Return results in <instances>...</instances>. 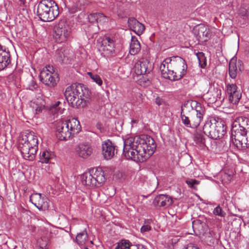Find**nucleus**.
Returning <instances> with one entry per match:
<instances>
[{"label": "nucleus", "instance_id": "1", "mask_svg": "<svg viewBox=\"0 0 249 249\" xmlns=\"http://www.w3.org/2000/svg\"><path fill=\"white\" fill-rule=\"evenodd\" d=\"M156 147L154 140L150 136L131 137L124 141L123 154L127 159L142 162L154 153Z\"/></svg>", "mask_w": 249, "mask_h": 249}, {"label": "nucleus", "instance_id": "2", "mask_svg": "<svg viewBox=\"0 0 249 249\" xmlns=\"http://www.w3.org/2000/svg\"><path fill=\"white\" fill-rule=\"evenodd\" d=\"M187 65L184 59L178 56L165 58L160 66L162 76L170 80H178L185 75Z\"/></svg>", "mask_w": 249, "mask_h": 249}, {"label": "nucleus", "instance_id": "3", "mask_svg": "<svg viewBox=\"0 0 249 249\" xmlns=\"http://www.w3.org/2000/svg\"><path fill=\"white\" fill-rule=\"evenodd\" d=\"M249 131V119L239 117L232 123L231 129V142L239 150L249 147V139L247 138Z\"/></svg>", "mask_w": 249, "mask_h": 249}, {"label": "nucleus", "instance_id": "4", "mask_svg": "<svg viewBox=\"0 0 249 249\" xmlns=\"http://www.w3.org/2000/svg\"><path fill=\"white\" fill-rule=\"evenodd\" d=\"M64 95L70 106L79 108L87 105L90 92L83 84L75 83L66 88Z\"/></svg>", "mask_w": 249, "mask_h": 249}, {"label": "nucleus", "instance_id": "5", "mask_svg": "<svg viewBox=\"0 0 249 249\" xmlns=\"http://www.w3.org/2000/svg\"><path fill=\"white\" fill-rule=\"evenodd\" d=\"M18 148L25 160H33L38 149L37 136L32 131L22 135L18 140Z\"/></svg>", "mask_w": 249, "mask_h": 249}, {"label": "nucleus", "instance_id": "6", "mask_svg": "<svg viewBox=\"0 0 249 249\" xmlns=\"http://www.w3.org/2000/svg\"><path fill=\"white\" fill-rule=\"evenodd\" d=\"M56 135L59 140L67 141L81 130L80 122L75 118L57 121Z\"/></svg>", "mask_w": 249, "mask_h": 249}, {"label": "nucleus", "instance_id": "7", "mask_svg": "<svg viewBox=\"0 0 249 249\" xmlns=\"http://www.w3.org/2000/svg\"><path fill=\"white\" fill-rule=\"evenodd\" d=\"M59 13L58 6L53 0H41L38 3L36 15L42 21H52Z\"/></svg>", "mask_w": 249, "mask_h": 249}, {"label": "nucleus", "instance_id": "8", "mask_svg": "<svg viewBox=\"0 0 249 249\" xmlns=\"http://www.w3.org/2000/svg\"><path fill=\"white\" fill-rule=\"evenodd\" d=\"M226 127L222 121H218L213 117H208L205 122L203 131L209 138L216 140L222 138L226 133Z\"/></svg>", "mask_w": 249, "mask_h": 249}, {"label": "nucleus", "instance_id": "9", "mask_svg": "<svg viewBox=\"0 0 249 249\" xmlns=\"http://www.w3.org/2000/svg\"><path fill=\"white\" fill-rule=\"evenodd\" d=\"M83 185L89 187H99L106 180L104 171L101 168L93 169L88 173L83 174L81 177Z\"/></svg>", "mask_w": 249, "mask_h": 249}, {"label": "nucleus", "instance_id": "10", "mask_svg": "<svg viewBox=\"0 0 249 249\" xmlns=\"http://www.w3.org/2000/svg\"><path fill=\"white\" fill-rule=\"evenodd\" d=\"M53 31L56 41L60 43L68 39L71 33V29L64 20H60L54 26Z\"/></svg>", "mask_w": 249, "mask_h": 249}, {"label": "nucleus", "instance_id": "11", "mask_svg": "<svg viewBox=\"0 0 249 249\" xmlns=\"http://www.w3.org/2000/svg\"><path fill=\"white\" fill-rule=\"evenodd\" d=\"M54 70L52 66L48 65L45 67L40 72V80L47 86L54 87L56 85L55 74H54Z\"/></svg>", "mask_w": 249, "mask_h": 249}, {"label": "nucleus", "instance_id": "12", "mask_svg": "<svg viewBox=\"0 0 249 249\" xmlns=\"http://www.w3.org/2000/svg\"><path fill=\"white\" fill-rule=\"evenodd\" d=\"M192 109L195 112V115L203 119L206 113L205 107L195 100L187 101L182 105V110Z\"/></svg>", "mask_w": 249, "mask_h": 249}, {"label": "nucleus", "instance_id": "13", "mask_svg": "<svg viewBox=\"0 0 249 249\" xmlns=\"http://www.w3.org/2000/svg\"><path fill=\"white\" fill-rule=\"evenodd\" d=\"M29 200L39 211H44L49 207L48 198L45 196H42L40 193L33 194L31 195Z\"/></svg>", "mask_w": 249, "mask_h": 249}, {"label": "nucleus", "instance_id": "14", "mask_svg": "<svg viewBox=\"0 0 249 249\" xmlns=\"http://www.w3.org/2000/svg\"><path fill=\"white\" fill-rule=\"evenodd\" d=\"M102 152L104 158L106 160L112 159L117 153V149L115 144L109 140L103 142Z\"/></svg>", "mask_w": 249, "mask_h": 249}, {"label": "nucleus", "instance_id": "15", "mask_svg": "<svg viewBox=\"0 0 249 249\" xmlns=\"http://www.w3.org/2000/svg\"><path fill=\"white\" fill-rule=\"evenodd\" d=\"M134 69L137 75H143L151 71V64L148 60L142 58L135 63Z\"/></svg>", "mask_w": 249, "mask_h": 249}, {"label": "nucleus", "instance_id": "16", "mask_svg": "<svg viewBox=\"0 0 249 249\" xmlns=\"http://www.w3.org/2000/svg\"><path fill=\"white\" fill-rule=\"evenodd\" d=\"M76 155L82 159H87L93 153V148L90 144L88 143H80L77 145L75 148Z\"/></svg>", "mask_w": 249, "mask_h": 249}, {"label": "nucleus", "instance_id": "17", "mask_svg": "<svg viewBox=\"0 0 249 249\" xmlns=\"http://www.w3.org/2000/svg\"><path fill=\"white\" fill-rule=\"evenodd\" d=\"M237 89V86L235 84H228L227 85V92L229 95V101L233 104L238 103L241 97V93Z\"/></svg>", "mask_w": 249, "mask_h": 249}, {"label": "nucleus", "instance_id": "18", "mask_svg": "<svg viewBox=\"0 0 249 249\" xmlns=\"http://www.w3.org/2000/svg\"><path fill=\"white\" fill-rule=\"evenodd\" d=\"M11 63V55L9 49L0 44V71L4 70Z\"/></svg>", "mask_w": 249, "mask_h": 249}, {"label": "nucleus", "instance_id": "19", "mask_svg": "<svg viewBox=\"0 0 249 249\" xmlns=\"http://www.w3.org/2000/svg\"><path fill=\"white\" fill-rule=\"evenodd\" d=\"M115 42L113 37L105 36L102 40V49L107 55H110L114 52Z\"/></svg>", "mask_w": 249, "mask_h": 249}, {"label": "nucleus", "instance_id": "20", "mask_svg": "<svg viewBox=\"0 0 249 249\" xmlns=\"http://www.w3.org/2000/svg\"><path fill=\"white\" fill-rule=\"evenodd\" d=\"M127 23L129 28L139 36L142 35L145 30L144 25L134 18H128Z\"/></svg>", "mask_w": 249, "mask_h": 249}, {"label": "nucleus", "instance_id": "21", "mask_svg": "<svg viewBox=\"0 0 249 249\" xmlns=\"http://www.w3.org/2000/svg\"><path fill=\"white\" fill-rule=\"evenodd\" d=\"M172 203L173 200L171 197L163 194L156 196L153 201V204L155 206L159 207L169 206Z\"/></svg>", "mask_w": 249, "mask_h": 249}, {"label": "nucleus", "instance_id": "22", "mask_svg": "<svg viewBox=\"0 0 249 249\" xmlns=\"http://www.w3.org/2000/svg\"><path fill=\"white\" fill-rule=\"evenodd\" d=\"M221 90L218 88H214L209 90L205 95V98L209 103H214L221 99Z\"/></svg>", "mask_w": 249, "mask_h": 249}, {"label": "nucleus", "instance_id": "23", "mask_svg": "<svg viewBox=\"0 0 249 249\" xmlns=\"http://www.w3.org/2000/svg\"><path fill=\"white\" fill-rule=\"evenodd\" d=\"M141 45L137 38L135 36H132L129 46L130 54L134 55L138 53L141 50Z\"/></svg>", "mask_w": 249, "mask_h": 249}, {"label": "nucleus", "instance_id": "24", "mask_svg": "<svg viewBox=\"0 0 249 249\" xmlns=\"http://www.w3.org/2000/svg\"><path fill=\"white\" fill-rule=\"evenodd\" d=\"M54 157L53 152L50 149H43L40 153V161L43 163H48Z\"/></svg>", "mask_w": 249, "mask_h": 249}, {"label": "nucleus", "instance_id": "25", "mask_svg": "<svg viewBox=\"0 0 249 249\" xmlns=\"http://www.w3.org/2000/svg\"><path fill=\"white\" fill-rule=\"evenodd\" d=\"M197 35L200 38H204L207 41L211 36L210 29L204 24H199L197 26Z\"/></svg>", "mask_w": 249, "mask_h": 249}, {"label": "nucleus", "instance_id": "26", "mask_svg": "<svg viewBox=\"0 0 249 249\" xmlns=\"http://www.w3.org/2000/svg\"><path fill=\"white\" fill-rule=\"evenodd\" d=\"M194 141L200 149H203L206 146L205 138L202 133L196 132L194 135Z\"/></svg>", "mask_w": 249, "mask_h": 249}, {"label": "nucleus", "instance_id": "27", "mask_svg": "<svg viewBox=\"0 0 249 249\" xmlns=\"http://www.w3.org/2000/svg\"><path fill=\"white\" fill-rule=\"evenodd\" d=\"M88 239V234L86 230H85L77 234L75 241L79 245H83L87 242Z\"/></svg>", "mask_w": 249, "mask_h": 249}, {"label": "nucleus", "instance_id": "28", "mask_svg": "<svg viewBox=\"0 0 249 249\" xmlns=\"http://www.w3.org/2000/svg\"><path fill=\"white\" fill-rule=\"evenodd\" d=\"M41 231H42V237H43L46 242L47 240L54 238V236L56 235V231H57L53 230L52 229L49 230L48 229L43 228L41 229Z\"/></svg>", "mask_w": 249, "mask_h": 249}, {"label": "nucleus", "instance_id": "29", "mask_svg": "<svg viewBox=\"0 0 249 249\" xmlns=\"http://www.w3.org/2000/svg\"><path fill=\"white\" fill-rule=\"evenodd\" d=\"M133 245L128 240L122 239L117 243L115 249H131Z\"/></svg>", "mask_w": 249, "mask_h": 249}, {"label": "nucleus", "instance_id": "30", "mask_svg": "<svg viewBox=\"0 0 249 249\" xmlns=\"http://www.w3.org/2000/svg\"><path fill=\"white\" fill-rule=\"evenodd\" d=\"M30 107L32 108L33 111L36 114H38L42 112L44 106L38 103L37 101H31Z\"/></svg>", "mask_w": 249, "mask_h": 249}, {"label": "nucleus", "instance_id": "31", "mask_svg": "<svg viewBox=\"0 0 249 249\" xmlns=\"http://www.w3.org/2000/svg\"><path fill=\"white\" fill-rule=\"evenodd\" d=\"M189 111V109L182 110V106L181 108L180 118L182 124L187 127L191 128V120L185 114V111Z\"/></svg>", "mask_w": 249, "mask_h": 249}, {"label": "nucleus", "instance_id": "32", "mask_svg": "<svg viewBox=\"0 0 249 249\" xmlns=\"http://www.w3.org/2000/svg\"><path fill=\"white\" fill-rule=\"evenodd\" d=\"M237 69L236 63L231 61L229 63V73L230 76L232 79H235L236 77L237 74Z\"/></svg>", "mask_w": 249, "mask_h": 249}, {"label": "nucleus", "instance_id": "33", "mask_svg": "<svg viewBox=\"0 0 249 249\" xmlns=\"http://www.w3.org/2000/svg\"><path fill=\"white\" fill-rule=\"evenodd\" d=\"M190 120L191 128L196 129L199 125L203 119L196 115H194L191 117Z\"/></svg>", "mask_w": 249, "mask_h": 249}, {"label": "nucleus", "instance_id": "34", "mask_svg": "<svg viewBox=\"0 0 249 249\" xmlns=\"http://www.w3.org/2000/svg\"><path fill=\"white\" fill-rule=\"evenodd\" d=\"M196 56L198 60L199 64L201 68H204L206 65V58L204 53L202 52H198Z\"/></svg>", "mask_w": 249, "mask_h": 249}, {"label": "nucleus", "instance_id": "35", "mask_svg": "<svg viewBox=\"0 0 249 249\" xmlns=\"http://www.w3.org/2000/svg\"><path fill=\"white\" fill-rule=\"evenodd\" d=\"M152 221L151 219H146L144 221L143 225L141 228V232L142 233H144L145 232L149 231L151 230V224Z\"/></svg>", "mask_w": 249, "mask_h": 249}, {"label": "nucleus", "instance_id": "36", "mask_svg": "<svg viewBox=\"0 0 249 249\" xmlns=\"http://www.w3.org/2000/svg\"><path fill=\"white\" fill-rule=\"evenodd\" d=\"M213 213L215 215L223 217H225L226 215V213L223 210L220 206H217L214 209Z\"/></svg>", "mask_w": 249, "mask_h": 249}, {"label": "nucleus", "instance_id": "37", "mask_svg": "<svg viewBox=\"0 0 249 249\" xmlns=\"http://www.w3.org/2000/svg\"><path fill=\"white\" fill-rule=\"evenodd\" d=\"M88 74L90 76L93 81L95 82L99 86L102 85L103 81L100 76L97 74H93L91 72H88Z\"/></svg>", "mask_w": 249, "mask_h": 249}, {"label": "nucleus", "instance_id": "38", "mask_svg": "<svg viewBox=\"0 0 249 249\" xmlns=\"http://www.w3.org/2000/svg\"><path fill=\"white\" fill-rule=\"evenodd\" d=\"M192 227L195 232H196V230H197L200 234L202 232L200 231V229L203 227V226L200 220L194 221L192 222Z\"/></svg>", "mask_w": 249, "mask_h": 249}, {"label": "nucleus", "instance_id": "39", "mask_svg": "<svg viewBox=\"0 0 249 249\" xmlns=\"http://www.w3.org/2000/svg\"><path fill=\"white\" fill-rule=\"evenodd\" d=\"M97 23H100L101 24H103L108 21L107 18L102 13H97Z\"/></svg>", "mask_w": 249, "mask_h": 249}, {"label": "nucleus", "instance_id": "40", "mask_svg": "<svg viewBox=\"0 0 249 249\" xmlns=\"http://www.w3.org/2000/svg\"><path fill=\"white\" fill-rule=\"evenodd\" d=\"M89 21L91 23H97L98 20L97 13H92L88 16Z\"/></svg>", "mask_w": 249, "mask_h": 249}, {"label": "nucleus", "instance_id": "41", "mask_svg": "<svg viewBox=\"0 0 249 249\" xmlns=\"http://www.w3.org/2000/svg\"><path fill=\"white\" fill-rule=\"evenodd\" d=\"M37 87V85L36 84V82L34 80L33 78H31V80L29 81V84L28 86L27 89H29L31 90H34Z\"/></svg>", "mask_w": 249, "mask_h": 249}, {"label": "nucleus", "instance_id": "42", "mask_svg": "<svg viewBox=\"0 0 249 249\" xmlns=\"http://www.w3.org/2000/svg\"><path fill=\"white\" fill-rule=\"evenodd\" d=\"M199 181H197L196 179H191L189 180H186V183L187 185L191 188H195V185H197L199 184Z\"/></svg>", "mask_w": 249, "mask_h": 249}, {"label": "nucleus", "instance_id": "43", "mask_svg": "<svg viewBox=\"0 0 249 249\" xmlns=\"http://www.w3.org/2000/svg\"><path fill=\"white\" fill-rule=\"evenodd\" d=\"M56 55V59L59 62H62L63 61V58L64 57L63 53L60 51H57Z\"/></svg>", "mask_w": 249, "mask_h": 249}, {"label": "nucleus", "instance_id": "44", "mask_svg": "<svg viewBox=\"0 0 249 249\" xmlns=\"http://www.w3.org/2000/svg\"><path fill=\"white\" fill-rule=\"evenodd\" d=\"M148 249L146 246L141 244H133V246H132V249Z\"/></svg>", "mask_w": 249, "mask_h": 249}, {"label": "nucleus", "instance_id": "45", "mask_svg": "<svg viewBox=\"0 0 249 249\" xmlns=\"http://www.w3.org/2000/svg\"><path fill=\"white\" fill-rule=\"evenodd\" d=\"M239 14L244 18L249 15V12L246 9L241 8L239 11Z\"/></svg>", "mask_w": 249, "mask_h": 249}, {"label": "nucleus", "instance_id": "46", "mask_svg": "<svg viewBox=\"0 0 249 249\" xmlns=\"http://www.w3.org/2000/svg\"><path fill=\"white\" fill-rule=\"evenodd\" d=\"M155 102L157 105H158V106H160L163 104L164 101L162 98L159 97H157L155 99Z\"/></svg>", "mask_w": 249, "mask_h": 249}, {"label": "nucleus", "instance_id": "47", "mask_svg": "<svg viewBox=\"0 0 249 249\" xmlns=\"http://www.w3.org/2000/svg\"><path fill=\"white\" fill-rule=\"evenodd\" d=\"M183 249H199L197 247L194 246L192 244L188 245L186 247Z\"/></svg>", "mask_w": 249, "mask_h": 249}, {"label": "nucleus", "instance_id": "48", "mask_svg": "<svg viewBox=\"0 0 249 249\" xmlns=\"http://www.w3.org/2000/svg\"><path fill=\"white\" fill-rule=\"evenodd\" d=\"M60 104H61V103L59 101H58L53 106V108H54L56 111H58L60 109V108L58 107Z\"/></svg>", "mask_w": 249, "mask_h": 249}, {"label": "nucleus", "instance_id": "49", "mask_svg": "<svg viewBox=\"0 0 249 249\" xmlns=\"http://www.w3.org/2000/svg\"><path fill=\"white\" fill-rule=\"evenodd\" d=\"M137 123V121L136 120H132L131 121V123L133 124H135V123Z\"/></svg>", "mask_w": 249, "mask_h": 249}, {"label": "nucleus", "instance_id": "50", "mask_svg": "<svg viewBox=\"0 0 249 249\" xmlns=\"http://www.w3.org/2000/svg\"><path fill=\"white\" fill-rule=\"evenodd\" d=\"M84 249H89L88 247H85Z\"/></svg>", "mask_w": 249, "mask_h": 249}, {"label": "nucleus", "instance_id": "51", "mask_svg": "<svg viewBox=\"0 0 249 249\" xmlns=\"http://www.w3.org/2000/svg\"><path fill=\"white\" fill-rule=\"evenodd\" d=\"M90 243H91V244H93L92 241H90Z\"/></svg>", "mask_w": 249, "mask_h": 249}]
</instances>
